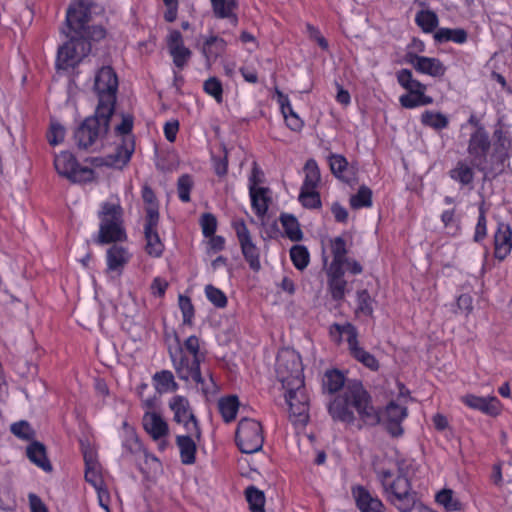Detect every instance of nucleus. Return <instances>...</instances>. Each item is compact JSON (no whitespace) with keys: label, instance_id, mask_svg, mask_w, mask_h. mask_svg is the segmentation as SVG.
<instances>
[{"label":"nucleus","instance_id":"nucleus-1","mask_svg":"<svg viewBox=\"0 0 512 512\" xmlns=\"http://www.w3.org/2000/svg\"><path fill=\"white\" fill-rule=\"evenodd\" d=\"M328 413L335 422L358 430L365 426H376L381 421L371 395L360 381L349 382L343 392L329 403Z\"/></svg>","mask_w":512,"mask_h":512},{"label":"nucleus","instance_id":"nucleus-2","mask_svg":"<svg viewBox=\"0 0 512 512\" xmlns=\"http://www.w3.org/2000/svg\"><path fill=\"white\" fill-rule=\"evenodd\" d=\"M376 477L387 499L400 512H410L416 503V492L404 468L398 466L397 474L390 469L376 470Z\"/></svg>","mask_w":512,"mask_h":512},{"label":"nucleus","instance_id":"nucleus-3","mask_svg":"<svg viewBox=\"0 0 512 512\" xmlns=\"http://www.w3.org/2000/svg\"><path fill=\"white\" fill-rule=\"evenodd\" d=\"M133 128L134 116L131 113L121 114L120 123L114 127V136L117 139L115 150L113 153L100 159L101 165L120 170L128 165L136 147ZM98 160V158H95L94 162Z\"/></svg>","mask_w":512,"mask_h":512},{"label":"nucleus","instance_id":"nucleus-4","mask_svg":"<svg viewBox=\"0 0 512 512\" xmlns=\"http://www.w3.org/2000/svg\"><path fill=\"white\" fill-rule=\"evenodd\" d=\"M123 216L124 212L119 200L101 203L98 211V244H117L127 240Z\"/></svg>","mask_w":512,"mask_h":512},{"label":"nucleus","instance_id":"nucleus-5","mask_svg":"<svg viewBox=\"0 0 512 512\" xmlns=\"http://www.w3.org/2000/svg\"><path fill=\"white\" fill-rule=\"evenodd\" d=\"M113 114L96 106L94 115L86 117L74 131L77 147L83 150L93 148L107 134Z\"/></svg>","mask_w":512,"mask_h":512},{"label":"nucleus","instance_id":"nucleus-6","mask_svg":"<svg viewBox=\"0 0 512 512\" xmlns=\"http://www.w3.org/2000/svg\"><path fill=\"white\" fill-rule=\"evenodd\" d=\"M329 335L337 344L342 342V336L345 335L350 355L370 370H378V360L374 355L360 346L358 341V330L352 323H333L329 328Z\"/></svg>","mask_w":512,"mask_h":512},{"label":"nucleus","instance_id":"nucleus-7","mask_svg":"<svg viewBox=\"0 0 512 512\" xmlns=\"http://www.w3.org/2000/svg\"><path fill=\"white\" fill-rule=\"evenodd\" d=\"M491 147V138L486 128L479 126L478 129H474L468 139L467 153L472 166L484 174L497 173V166L494 167L495 161L489 162Z\"/></svg>","mask_w":512,"mask_h":512},{"label":"nucleus","instance_id":"nucleus-8","mask_svg":"<svg viewBox=\"0 0 512 512\" xmlns=\"http://www.w3.org/2000/svg\"><path fill=\"white\" fill-rule=\"evenodd\" d=\"M398 84L406 91L399 97L402 108L415 109L433 104V97L426 94L427 86L413 77L411 70L403 68L397 71Z\"/></svg>","mask_w":512,"mask_h":512},{"label":"nucleus","instance_id":"nucleus-9","mask_svg":"<svg viewBox=\"0 0 512 512\" xmlns=\"http://www.w3.org/2000/svg\"><path fill=\"white\" fill-rule=\"evenodd\" d=\"M53 165L58 175L71 183L86 184L93 182L96 178L94 169L81 165L70 151L55 154Z\"/></svg>","mask_w":512,"mask_h":512},{"label":"nucleus","instance_id":"nucleus-10","mask_svg":"<svg viewBox=\"0 0 512 512\" xmlns=\"http://www.w3.org/2000/svg\"><path fill=\"white\" fill-rule=\"evenodd\" d=\"M118 85L117 74L111 66H103L97 71L94 90L98 97L97 107H100V110L115 112Z\"/></svg>","mask_w":512,"mask_h":512},{"label":"nucleus","instance_id":"nucleus-11","mask_svg":"<svg viewBox=\"0 0 512 512\" xmlns=\"http://www.w3.org/2000/svg\"><path fill=\"white\" fill-rule=\"evenodd\" d=\"M262 424L251 418H242L238 422L235 443L242 453L252 454L260 451L264 444Z\"/></svg>","mask_w":512,"mask_h":512},{"label":"nucleus","instance_id":"nucleus-12","mask_svg":"<svg viewBox=\"0 0 512 512\" xmlns=\"http://www.w3.org/2000/svg\"><path fill=\"white\" fill-rule=\"evenodd\" d=\"M68 40L58 48L56 68L69 71L76 68L91 51L88 41H81L75 34L66 33Z\"/></svg>","mask_w":512,"mask_h":512},{"label":"nucleus","instance_id":"nucleus-13","mask_svg":"<svg viewBox=\"0 0 512 512\" xmlns=\"http://www.w3.org/2000/svg\"><path fill=\"white\" fill-rule=\"evenodd\" d=\"M285 400L289 407V419L295 426L304 427L309 421V396L305 387V380L301 386L290 384L283 386Z\"/></svg>","mask_w":512,"mask_h":512},{"label":"nucleus","instance_id":"nucleus-14","mask_svg":"<svg viewBox=\"0 0 512 512\" xmlns=\"http://www.w3.org/2000/svg\"><path fill=\"white\" fill-rule=\"evenodd\" d=\"M276 374L282 386H301L304 373L300 355L289 350L280 352L276 358Z\"/></svg>","mask_w":512,"mask_h":512},{"label":"nucleus","instance_id":"nucleus-15","mask_svg":"<svg viewBox=\"0 0 512 512\" xmlns=\"http://www.w3.org/2000/svg\"><path fill=\"white\" fill-rule=\"evenodd\" d=\"M231 227L236 234L241 253L249 268L254 272H258L261 269L260 249L254 243L245 220L243 218H235L231 222Z\"/></svg>","mask_w":512,"mask_h":512},{"label":"nucleus","instance_id":"nucleus-16","mask_svg":"<svg viewBox=\"0 0 512 512\" xmlns=\"http://www.w3.org/2000/svg\"><path fill=\"white\" fill-rule=\"evenodd\" d=\"M169 408L173 412V420L178 424H182L187 433L195 435V438L199 440L201 429L189 400L184 396L175 395L169 401Z\"/></svg>","mask_w":512,"mask_h":512},{"label":"nucleus","instance_id":"nucleus-17","mask_svg":"<svg viewBox=\"0 0 512 512\" xmlns=\"http://www.w3.org/2000/svg\"><path fill=\"white\" fill-rule=\"evenodd\" d=\"M493 154L492 159L497 166V173L504 171L505 165L512 156V135L508 128L498 121L492 134Z\"/></svg>","mask_w":512,"mask_h":512},{"label":"nucleus","instance_id":"nucleus-18","mask_svg":"<svg viewBox=\"0 0 512 512\" xmlns=\"http://www.w3.org/2000/svg\"><path fill=\"white\" fill-rule=\"evenodd\" d=\"M169 355L172 361L173 368L179 379L184 381H193L195 384L203 387L205 380L201 373V364L197 367L191 365V355L180 352L178 349L172 351L169 349ZM204 390V388H202Z\"/></svg>","mask_w":512,"mask_h":512},{"label":"nucleus","instance_id":"nucleus-19","mask_svg":"<svg viewBox=\"0 0 512 512\" xmlns=\"http://www.w3.org/2000/svg\"><path fill=\"white\" fill-rule=\"evenodd\" d=\"M343 253L342 247L339 248L337 246L335 248V259H332L327 268L328 289L332 299L335 301L344 299L347 287V281L344 279L345 270L341 269L342 261L340 258Z\"/></svg>","mask_w":512,"mask_h":512},{"label":"nucleus","instance_id":"nucleus-20","mask_svg":"<svg viewBox=\"0 0 512 512\" xmlns=\"http://www.w3.org/2000/svg\"><path fill=\"white\" fill-rule=\"evenodd\" d=\"M408 417V407L405 404L391 400L386 405L382 420L385 430L392 438H399L404 434L402 423Z\"/></svg>","mask_w":512,"mask_h":512},{"label":"nucleus","instance_id":"nucleus-21","mask_svg":"<svg viewBox=\"0 0 512 512\" xmlns=\"http://www.w3.org/2000/svg\"><path fill=\"white\" fill-rule=\"evenodd\" d=\"M91 20V5L86 0H74L66 12V33L77 35L89 25Z\"/></svg>","mask_w":512,"mask_h":512},{"label":"nucleus","instance_id":"nucleus-22","mask_svg":"<svg viewBox=\"0 0 512 512\" xmlns=\"http://www.w3.org/2000/svg\"><path fill=\"white\" fill-rule=\"evenodd\" d=\"M405 62L412 65L417 72L431 77H442L447 71L440 59L421 56L413 52L406 53Z\"/></svg>","mask_w":512,"mask_h":512},{"label":"nucleus","instance_id":"nucleus-23","mask_svg":"<svg viewBox=\"0 0 512 512\" xmlns=\"http://www.w3.org/2000/svg\"><path fill=\"white\" fill-rule=\"evenodd\" d=\"M159 220L149 215V219L144 220V250L152 258H160L165 250V245L158 232Z\"/></svg>","mask_w":512,"mask_h":512},{"label":"nucleus","instance_id":"nucleus-24","mask_svg":"<svg viewBox=\"0 0 512 512\" xmlns=\"http://www.w3.org/2000/svg\"><path fill=\"white\" fill-rule=\"evenodd\" d=\"M166 43L174 66L178 70H182L189 62L192 52L184 45L181 32L178 30H172L167 36Z\"/></svg>","mask_w":512,"mask_h":512},{"label":"nucleus","instance_id":"nucleus-25","mask_svg":"<svg viewBox=\"0 0 512 512\" xmlns=\"http://www.w3.org/2000/svg\"><path fill=\"white\" fill-rule=\"evenodd\" d=\"M351 494L360 512H385V505L382 500L376 494H372L365 486H353Z\"/></svg>","mask_w":512,"mask_h":512},{"label":"nucleus","instance_id":"nucleus-26","mask_svg":"<svg viewBox=\"0 0 512 512\" xmlns=\"http://www.w3.org/2000/svg\"><path fill=\"white\" fill-rule=\"evenodd\" d=\"M494 257L505 260L512 251V227L509 223L498 221L493 236Z\"/></svg>","mask_w":512,"mask_h":512},{"label":"nucleus","instance_id":"nucleus-27","mask_svg":"<svg viewBox=\"0 0 512 512\" xmlns=\"http://www.w3.org/2000/svg\"><path fill=\"white\" fill-rule=\"evenodd\" d=\"M461 401L465 406L491 417H497L502 412V404L496 396L482 397L467 394Z\"/></svg>","mask_w":512,"mask_h":512},{"label":"nucleus","instance_id":"nucleus-28","mask_svg":"<svg viewBox=\"0 0 512 512\" xmlns=\"http://www.w3.org/2000/svg\"><path fill=\"white\" fill-rule=\"evenodd\" d=\"M177 348L180 352L191 355V365L197 367V364H202L207 357V350L204 341L196 335H190L183 341L176 335Z\"/></svg>","mask_w":512,"mask_h":512},{"label":"nucleus","instance_id":"nucleus-29","mask_svg":"<svg viewBox=\"0 0 512 512\" xmlns=\"http://www.w3.org/2000/svg\"><path fill=\"white\" fill-rule=\"evenodd\" d=\"M327 162L331 174L343 183L350 184L356 176L355 168L349 164L347 158L342 154L330 153Z\"/></svg>","mask_w":512,"mask_h":512},{"label":"nucleus","instance_id":"nucleus-30","mask_svg":"<svg viewBox=\"0 0 512 512\" xmlns=\"http://www.w3.org/2000/svg\"><path fill=\"white\" fill-rule=\"evenodd\" d=\"M131 253L127 247L113 244L105 254L106 272H116L121 275L126 265L130 262Z\"/></svg>","mask_w":512,"mask_h":512},{"label":"nucleus","instance_id":"nucleus-31","mask_svg":"<svg viewBox=\"0 0 512 512\" xmlns=\"http://www.w3.org/2000/svg\"><path fill=\"white\" fill-rule=\"evenodd\" d=\"M275 93L286 126L294 132H300L304 127V121L294 111L288 95L284 94L278 88L275 89Z\"/></svg>","mask_w":512,"mask_h":512},{"label":"nucleus","instance_id":"nucleus-32","mask_svg":"<svg viewBox=\"0 0 512 512\" xmlns=\"http://www.w3.org/2000/svg\"><path fill=\"white\" fill-rule=\"evenodd\" d=\"M144 430L153 440H160L169 434V426L158 412H145L142 419Z\"/></svg>","mask_w":512,"mask_h":512},{"label":"nucleus","instance_id":"nucleus-33","mask_svg":"<svg viewBox=\"0 0 512 512\" xmlns=\"http://www.w3.org/2000/svg\"><path fill=\"white\" fill-rule=\"evenodd\" d=\"M227 45L224 38L211 34L204 38L201 53L208 63H212L225 54Z\"/></svg>","mask_w":512,"mask_h":512},{"label":"nucleus","instance_id":"nucleus-34","mask_svg":"<svg viewBox=\"0 0 512 512\" xmlns=\"http://www.w3.org/2000/svg\"><path fill=\"white\" fill-rule=\"evenodd\" d=\"M339 246V248L342 247L344 250L343 255H341V269L346 268V270L352 274V275H359L363 272L362 265L355 259L347 257L348 249H347V243L346 240L342 236H337L332 239H330V251L332 255V259H335V248Z\"/></svg>","mask_w":512,"mask_h":512},{"label":"nucleus","instance_id":"nucleus-35","mask_svg":"<svg viewBox=\"0 0 512 512\" xmlns=\"http://www.w3.org/2000/svg\"><path fill=\"white\" fill-rule=\"evenodd\" d=\"M475 167L464 160H459L456 165L449 170V177L457 182L461 187H473L475 178Z\"/></svg>","mask_w":512,"mask_h":512},{"label":"nucleus","instance_id":"nucleus-36","mask_svg":"<svg viewBox=\"0 0 512 512\" xmlns=\"http://www.w3.org/2000/svg\"><path fill=\"white\" fill-rule=\"evenodd\" d=\"M195 435L187 433V435H177L176 445L179 449L180 459L184 465H192L196 461L197 445Z\"/></svg>","mask_w":512,"mask_h":512},{"label":"nucleus","instance_id":"nucleus-37","mask_svg":"<svg viewBox=\"0 0 512 512\" xmlns=\"http://www.w3.org/2000/svg\"><path fill=\"white\" fill-rule=\"evenodd\" d=\"M27 458L45 472L52 471V464L47 457V451L44 444L38 441H32L26 449Z\"/></svg>","mask_w":512,"mask_h":512},{"label":"nucleus","instance_id":"nucleus-38","mask_svg":"<svg viewBox=\"0 0 512 512\" xmlns=\"http://www.w3.org/2000/svg\"><path fill=\"white\" fill-rule=\"evenodd\" d=\"M210 3L217 19H228L232 24H237L238 0H210Z\"/></svg>","mask_w":512,"mask_h":512},{"label":"nucleus","instance_id":"nucleus-39","mask_svg":"<svg viewBox=\"0 0 512 512\" xmlns=\"http://www.w3.org/2000/svg\"><path fill=\"white\" fill-rule=\"evenodd\" d=\"M251 208L257 217H264L267 214L271 202L270 189L261 187L249 190Z\"/></svg>","mask_w":512,"mask_h":512},{"label":"nucleus","instance_id":"nucleus-40","mask_svg":"<svg viewBox=\"0 0 512 512\" xmlns=\"http://www.w3.org/2000/svg\"><path fill=\"white\" fill-rule=\"evenodd\" d=\"M239 407L237 395L223 396L218 400V410L225 423H231L236 419Z\"/></svg>","mask_w":512,"mask_h":512},{"label":"nucleus","instance_id":"nucleus-41","mask_svg":"<svg viewBox=\"0 0 512 512\" xmlns=\"http://www.w3.org/2000/svg\"><path fill=\"white\" fill-rule=\"evenodd\" d=\"M420 122L424 127L431 128L435 131H442L449 127V118L440 111L425 110L420 115Z\"/></svg>","mask_w":512,"mask_h":512},{"label":"nucleus","instance_id":"nucleus-42","mask_svg":"<svg viewBox=\"0 0 512 512\" xmlns=\"http://www.w3.org/2000/svg\"><path fill=\"white\" fill-rule=\"evenodd\" d=\"M304 179L300 188H320L321 171L317 161L309 158L303 166Z\"/></svg>","mask_w":512,"mask_h":512},{"label":"nucleus","instance_id":"nucleus-43","mask_svg":"<svg viewBox=\"0 0 512 512\" xmlns=\"http://www.w3.org/2000/svg\"><path fill=\"white\" fill-rule=\"evenodd\" d=\"M468 33L463 28H439L434 34L437 43L453 42L464 44L467 42Z\"/></svg>","mask_w":512,"mask_h":512},{"label":"nucleus","instance_id":"nucleus-44","mask_svg":"<svg viewBox=\"0 0 512 512\" xmlns=\"http://www.w3.org/2000/svg\"><path fill=\"white\" fill-rule=\"evenodd\" d=\"M280 222L288 239L294 242H299L303 239V232L300 228L299 221L293 214H281Z\"/></svg>","mask_w":512,"mask_h":512},{"label":"nucleus","instance_id":"nucleus-45","mask_svg":"<svg viewBox=\"0 0 512 512\" xmlns=\"http://www.w3.org/2000/svg\"><path fill=\"white\" fill-rule=\"evenodd\" d=\"M415 23L424 33H432L439 25L436 12L430 9H422L415 15Z\"/></svg>","mask_w":512,"mask_h":512},{"label":"nucleus","instance_id":"nucleus-46","mask_svg":"<svg viewBox=\"0 0 512 512\" xmlns=\"http://www.w3.org/2000/svg\"><path fill=\"white\" fill-rule=\"evenodd\" d=\"M435 501L444 507L446 512H459L463 510V503L454 497L452 489L444 488L437 492Z\"/></svg>","mask_w":512,"mask_h":512},{"label":"nucleus","instance_id":"nucleus-47","mask_svg":"<svg viewBox=\"0 0 512 512\" xmlns=\"http://www.w3.org/2000/svg\"><path fill=\"white\" fill-rule=\"evenodd\" d=\"M345 380V375L340 370H327L323 377V389L330 394L336 393L344 387Z\"/></svg>","mask_w":512,"mask_h":512},{"label":"nucleus","instance_id":"nucleus-48","mask_svg":"<svg viewBox=\"0 0 512 512\" xmlns=\"http://www.w3.org/2000/svg\"><path fill=\"white\" fill-rule=\"evenodd\" d=\"M245 498L249 505L250 512H265V494L254 485L245 489Z\"/></svg>","mask_w":512,"mask_h":512},{"label":"nucleus","instance_id":"nucleus-49","mask_svg":"<svg viewBox=\"0 0 512 512\" xmlns=\"http://www.w3.org/2000/svg\"><path fill=\"white\" fill-rule=\"evenodd\" d=\"M320 188H300L299 203L306 209L315 210L322 207Z\"/></svg>","mask_w":512,"mask_h":512},{"label":"nucleus","instance_id":"nucleus-50","mask_svg":"<svg viewBox=\"0 0 512 512\" xmlns=\"http://www.w3.org/2000/svg\"><path fill=\"white\" fill-rule=\"evenodd\" d=\"M141 196L145 203V219H149V215H153L154 218L160 219L159 215V202L153 189L145 184L141 189Z\"/></svg>","mask_w":512,"mask_h":512},{"label":"nucleus","instance_id":"nucleus-51","mask_svg":"<svg viewBox=\"0 0 512 512\" xmlns=\"http://www.w3.org/2000/svg\"><path fill=\"white\" fill-rule=\"evenodd\" d=\"M372 197V190L366 185H361L357 192L350 197V207L354 210L370 208L373 205Z\"/></svg>","mask_w":512,"mask_h":512},{"label":"nucleus","instance_id":"nucleus-52","mask_svg":"<svg viewBox=\"0 0 512 512\" xmlns=\"http://www.w3.org/2000/svg\"><path fill=\"white\" fill-rule=\"evenodd\" d=\"M375 300L371 297L370 293L366 289L357 291L356 294V310L357 316L371 317L374 312Z\"/></svg>","mask_w":512,"mask_h":512},{"label":"nucleus","instance_id":"nucleus-53","mask_svg":"<svg viewBox=\"0 0 512 512\" xmlns=\"http://www.w3.org/2000/svg\"><path fill=\"white\" fill-rule=\"evenodd\" d=\"M122 428L124 432L122 439L123 448L131 454L138 452L141 448V442L135 428L129 425L127 421L122 423Z\"/></svg>","mask_w":512,"mask_h":512},{"label":"nucleus","instance_id":"nucleus-54","mask_svg":"<svg viewBox=\"0 0 512 512\" xmlns=\"http://www.w3.org/2000/svg\"><path fill=\"white\" fill-rule=\"evenodd\" d=\"M153 381L156 389L161 392H173L178 389V384L175 382L174 375L169 370L156 372L153 376Z\"/></svg>","mask_w":512,"mask_h":512},{"label":"nucleus","instance_id":"nucleus-55","mask_svg":"<svg viewBox=\"0 0 512 512\" xmlns=\"http://www.w3.org/2000/svg\"><path fill=\"white\" fill-rule=\"evenodd\" d=\"M290 259L294 267L302 271L309 265L310 253L304 245H294L290 249Z\"/></svg>","mask_w":512,"mask_h":512},{"label":"nucleus","instance_id":"nucleus-56","mask_svg":"<svg viewBox=\"0 0 512 512\" xmlns=\"http://www.w3.org/2000/svg\"><path fill=\"white\" fill-rule=\"evenodd\" d=\"M194 187V181L191 175L183 174L177 180L178 198L183 203L191 201V191Z\"/></svg>","mask_w":512,"mask_h":512},{"label":"nucleus","instance_id":"nucleus-57","mask_svg":"<svg viewBox=\"0 0 512 512\" xmlns=\"http://www.w3.org/2000/svg\"><path fill=\"white\" fill-rule=\"evenodd\" d=\"M207 300L217 308H225L228 304L226 294L212 284H208L204 289Z\"/></svg>","mask_w":512,"mask_h":512},{"label":"nucleus","instance_id":"nucleus-58","mask_svg":"<svg viewBox=\"0 0 512 512\" xmlns=\"http://www.w3.org/2000/svg\"><path fill=\"white\" fill-rule=\"evenodd\" d=\"M178 305L182 313V324L192 326L195 309L190 297L180 294L178 297Z\"/></svg>","mask_w":512,"mask_h":512},{"label":"nucleus","instance_id":"nucleus-59","mask_svg":"<svg viewBox=\"0 0 512 512\" xmlns=\"http://www.w3.org/2000/svg\"><path fill=\"white\" fill-rule=\"evenodd\" d=\"M203 90L213 97L218 104L223 102V85L217 77H209L203 83Z\"/></svg>","mask_w":512,"mask_h":512},{"label":"nucleus","instance_id":"nucleus-60","mask_svg":"<svg viewBox=\"0 0 512 512\" xmlns=\"http://www.w3.org/2000/svg\"><path fill=\"white\" fill-rule=\"evenodd\" d=\"M11 433L17 438L25 441H31L35 437V431L29 422L21 420L15 422L10 427Z\"/></svg>","mask_w":512,"mask_h":512},{"label":"nucleus","instance_id":"nucleus-61","mask_svg":"<svg viewBox=\"0 0 512 512\" xmlns=\"http://www.w3.org/2000/svg\"><path fill=\"white\" fill-rule=\"evenodd\" d=\"M199 225L202 235L206 237L213 236L218 228V221L213 213L205 212L199 218Z\"/></svg>","mask_w":512,"mask_h":512},{"label":"nucleus","instance_id":"nucleus-62","mask_svg":"<svg viewBox=\"0 0 512 512\" xmlns=\"http://www.w3.org/2000/svg\"><path fill=\"white\" fill-rule=\"evenodd\" d=\"M81 41H88L91 44V41H99L106 36V30L100 25H88L83 31L77 34Z\"/></svg>","mask_w":512,"mask_h":512},{"label":"nucleus","instance_id":"nucleus-63","mask_svg":"<svg viewBox=\"0 0 512 512\" xmlns=\"http://www.w3.org/2000/svg\"><path fill=\"white\" fill-rule=\"evenodd\" d=\"M487 236V218H486V211L481 205L479 207V215L477 218V223L475 226V232L473 239L475 242L480 243L482 242Z\"/></svg>","mask_w":512,"mask_h":512},{"label":"nucleus","instance_id":"nucleus-64","mask_svg":"<svg viewBox=\"0 0 512 512\" xmlns=\"http://www.w3.org/2000/svg\"><path fill=\"white\" fill-rule=\"evenodd\" d=\"M85 480L94 487V489L105 485L100 470V465L85 468Z\"/></svg>","mask_w":512,"mask_h":512}]
</instances>
